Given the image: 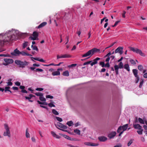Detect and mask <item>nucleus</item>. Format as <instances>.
Listing matches in <instances>:
<instances>
[{
  "mask_svg": "<svg viewBox=\"0 0 147 147\" xmlns=\"http://www.w3.org/2000/svg\"><path fill=\"white\" fill-rule=\"evenodd\" d=\"M56 118L57 120L59 122H61L63 121L62 119L59 117H56Z\"/></svg>",
  "mask_w": 147,
  "mask_h": 147,
  "instance_id": "nucleus-45",
  "label": "nucleus"
},
{
  "mask_svg": "<svg viewBox=\"0 0 147 147\" xmlns=\"http://www.w3.org/2000/svg\"><path fill=\"white\" fill-rule=\"evenodd\" d=\"M63 76H68L69 75V73L68 71H66L63 72Z\"/></svg>",
  "mask_w": 147,
  "mask_h": 147,
  "instance_id": "nucleus-25",
  "label": "nucleus"
},
{
  "mask_svg": "<svg viewBox=\"0 0 147 147\" xmlns=\"http://www.w3.org/2000/svg\"><path fill=\"white\" fill-rule=\"evenodd\" d=\"M100 51V50L94 48L89 50L86 53L83 54L82 56V57H84L89 56H91L95 52H99Z\"/></svg>",
  "mask_w": 147,
  "mask_h": 147,
  "instance_id": "nucleus-3",
  "label": "nucleus"
},
{
  "mask_svg": "<svg viewBox=\"0 0 147 147\" xmlns=\"http://www.w3.org/2000/svg\"><path fill=\"white\" fill-rule=\"evenodd\" d=\"M74 131L75 133L77 134L78 135H80V131L78 129H76L74 130Z\"/></svg>",
  "mask_w": 147,
  "mask_h": 147,
  "instance_id": "nucleus-29",
  "label": "nucleus"
},
{
  "mask_svg": "<svg viewBox=\"0 0 147 147\" xmlns=\"http://www.w3.org/2000/svg\"><path fill=\"white\" fill-rule=\"evenodd\" d=\"M123 68V64L122 62H120L119 65H115L114 66V68L116 75L118 74V69H122Z\"/></svg>",
  "mask_w": 147,
  "mask_h": 147,
  "instance_id": "nucleus-7",
  "label": "nucleus"
},
{
  "mask_svg": "<svg viewBox=\"0 0 147 147\" xmlns=\"http://www.w3.org/2000/svg\"><path fill=\"white\" fill-rule=\"evenodd\" d=\"M46 98H49L51 99H52L53 98V96L50 95H46Z\"/></svg>",
  "mask_w": 147,
  "mask_h": 147,
  "instance_id": "nucleus-50",
  "label": "nucleus"
},
{
  "mask_svg": "<svg viewBox=\"0 0 147 147\" xmlns=\"http://www.w3.org/2000/svg\"><path fill=\"white\" fill-rule=\"evenodd\" d=\"M20 54H21L23 56H32V55L30 54L27 53H26V52L22 51V52H20Z\"/></svg>",
  "mask_w": 147,
  "mask_h": 147,
  "instance_id": "nucleus-23",
  "label": "nucleus"
},
{
  "mask_svg": "<svg viewBox=\"0 0 147 147\" xmlns=\"http://www.w3.org/2000/svg\"><path fill=\"white\" fill-rule=\"evenodd\" d=\"M130 62H131V63L132 65H135L136 64V63L135 61L133 59H130Z\"/></svg>",
  "mask_w": 147,
  "mask_h": 147,
  "instance_id": "nucleus-39",
  "label": "nucleus"
},
{
  "mask_svg": "<svg viewBox=\"0 0 147 147\" xmlns=\"http://www.w3.org/2000/svg\"><path fill=\"white\" fill-rule=\"evenodd\" d=\"M139 122L141 124H144V121L140 118H139L138 119Z\"/></svg>",
  "mask_w": 147,
  "mask_h": 147,
  "instance_id": "nucleus-34",
  "label": "nucleus"
},
{
  "mask_svg": "<svg viewBox=\"0 0 147 147\" xmlns=\"http://www.w3.org/2000/svg\"><path fill=\"white\" fill-rule=\"evenodd\" d=\"M38 32H33L32 36L35 37L36 38H38Z\"/></svg>",
  "mask_w": 147,
  "mask_h": 147,
  "instance_id": "nucleus-24",
  "label": "nucleus"
},
{
  "mask_svg": "<svg viewBox=\"0 0 147 147\" xmlns=\"http://www.w3.org/2000/svg\"><path fill=\"white\" fill-rule=\"evenodd\" d=\"M116 134V133L115 131H112L108 135V137L110 139L113 138L115 136Z\"/></svg>",
  "mask_w": 147,
  "mask_h": 147,
  "instance_id": "nucleus-11",
  "label": "nucleus"
},
{
  "mask_svg": "<svg viewBox=\"0 0 147 147\" xmlns=\"http://www.w3.org/2000/svg\"><path fill=\"white\" fill-rule=\"evenodd\" d=\"M12 88L14 90H18V87H13Z\"/></svg>",
  "mask_w": 147,
  "mask_h": 147,
  "instance_id": "nucleus-62",
  "label": "nucleus"
},
{
  "mask_svg": "<svg viewBox=\"0 0 147 147\" xmlns=\"http://www.w3.org/2000/svg\"><path fill=\"white\" fill-rule=\"evenodd\" d=\"M84 144L87 146H91V143L90 142H85Z\"/></svg>",
  "mask_w": 147,
  "mask_h": 147,
  "instance_id": "nucleus-53",
  "label": "nucleus"
},
{
  "mask_svg": "<svg viewBox=\"0 0 147 147\" xmlns=\"http://www.w3.org/2000/svg\"><path fill=\"white\" fill-rule=\"evenodd\" d=\"M128 126V124H127L124 125L123 126H121L123 130V131H125L127 129Z\"/></svg>",
  "mask_w": 147,
  "mask_h": 147,
  "instance_id": "nucleus-22",
  "label": "nucleus"
},
{
  "mask_svg": "<svg viewBox=\"0 0 147 147\" xmlns=\"http://www.w3.org/2000/svg\"><path fill=\"white\" fill-rule=\"evenodd\" d=\"M61 69L59 68L57 69V71L53 72L52 73L53 75L54 76H59L60 75V72L59 71V70Z\"/></svg>",
  "mask_w": 147,
  "mask_h": 147,
  "instance_id": "nucleus-16",
  "label": "nucleus"
},
{
  "mask_svg": "<svg viewBox=\"0 0 147 147\" xmlns=\"http://www.w3.org/2000/svg\"><path fill=\"white\" fill-rule=\"evenodd\" d=\"M20 34L18 30L13 29L8 30L5 34H0V45L2 46L15 40L16 37L20 36Z\"/></svg>",
  "mask_w": 147,
  "mask_h": 147,
  "instance_id": "nucleus-1",
  "label": "nucleus"
},
{
  "mask_svg": "<svg viewBox=\"0 0 147 147\" xmlns=\"http://www.w3.org/2000/svg\"><path fill=\"white\" fill-rule=\"evenodd\" d=\"M123 47H119L117 48L115 51V53H119L120 55L122 54L123 53Z\"/></svg>",
  "mask_w": 147,
  "mask_h": 147,
  "instance_id": "nucleus-9",
  "label": "nucleus"
},
{
  "mask_svg": "<svg viewBox=\"0 0 147 147\" xmlns=\"http://www.w3.org/2000/svg\"><path fill=\"white\" fill-rule=\"evenodd\" d=\"M51 133L54 137H55L57 139H59L60 138V137L59 136L57 135L53 131H51Z\"/></svg>",
  "mask_w": 147,
  "mask_h": 147,
  "instance_id": "nucleus-18",
  "label": "nucleus"
},
{
  "mask_svg": "<svg viewBox=\"0 0 147 147\" xmlns=\"http://www.w3.org/2000/svg\"><path fill=\"white\" fill-rule=\"evenodd\" d=\"M77 65L76 64H73L68 66L69 68H71L75 67Z\"/></svg>",
  "mask_w": 147,
  "mask_h": 147,
  "instance_id": "nucleus-42",
  "label": "nucleus"
},
{
  "mask_svg": "<svg viewBox=\"0 0 147 147\" xmlns=\"http://www.w3.org/2000/svg\"><path fill=\"white\" fill-rule=\"evenodd\" d=\"M98 140L101 142H104L107 140V138L105 136H99L98 137Z\"/></svg>",
  "mask_w": 147,
  "mask_h": 147,
  "instance_id": "nucleus-13",
  "label": "nucleus"
},
{
  "mask_svg": "<svg viewBox=\"0 0 147 147\" xmlns=\"http://www.w3.org/2000/svg\"><path fill=\"white\" fill-rule=\"evenodd\" d=\"M133 140L132 139H131L128 142L127 144L128 146H129L130 145L133 143Z\"/></svg>",
  "mask_w": 147,
  "mask_h": 147,
  "instance_id": "nucleus-43",
  "label": "nucleus"
},
{
  "mask_svg": "<svg viewBox=\"0 0 147 147\" xmlns=\"http://www.w3.org/2000/svg\"><path fill=\"white\" fill-rule=\"evenodd\" d=\"M100 65L102 67H104L105 66V64L104 62H101L100 63Z\"/></svg>",
  "mask_w": 147,
  "mask_h": 147,
  "instance_id": "nucleus-49",
  "label": "nucleus"
},
{
  "mask_svg": "<svg viewBox=\"0 0 147 147\" xmlns=\"http://www.w3.org/2000/svg\"><path fill=\"white\" fill-rule=\"evenodd\" d=\"M31 47L32 49L34 50H36L38 51V49L36 45H32L31 46Z\"/></svg>",
  "mask_w": 147,
  "mask_h": 147,
  "instance_id": "nucleus-28",
  "label": "nucleus"
},
{
  "mask_svg": "<svg viewBox=\"0 0 147 147\" xmlns=\"http://www.w3.org/2000/svg\"><path fill=\"white\" fill-rule=\"evenodd\" d=\"M92 61H90L86 62H85L84 63L83 65H88L91 63L92 62Z\"/></svg>",
  "mask_w": 147,
  "mask_h": 147,
  "instance_id": "nucleus-44",
  "label": "nucleus"
},
{
  "mask_svg": "<svg viewBox=\"0 0 147 147\" xmlns=\"http://www.w3.org/2000/svg\"><path fill=\"white\" fill-rule=\"evenodd\" d=\"M124 68L126 69L128 71H130V68L129 65L128 64H126L124 65L123 66Z\"/></svg>",
  "mask_w": 147,
  "mask_h": 147,
  "instance_id": "nucleus-20",
  "label": "nucleus"
},
{
  "mask_svg": "<svg viewBox=\"0 0 147 147\" xmlns=\"http://www.w3.org/2000/svg\"><path fill=\"white\" fill-rule=\"evenodd\" d=\"M126 12L125 11H123V13L122 14V17L125 18V14L126 13Z\"/></svg>",
  "mask_w": 147,
  "mask_h": 147,
  "instance_id": "nucleus-46",
  "label": "nucleus"
},
{
  "mask_svg": "<svg viewBox=\"0 0 147 147\" xmlns=\"http://www.w3.org/2000/svg\"><path fill=\"white\" fill-rule=\"evenodd\" d=\"M111 54V52H109V53L107 55H106L105 57H109L110 56Z\"/></svg>",
  "mask_w": 147,
  "mask_h": 147,
  "instance_id": "nucleus-60",
  "label": "nucleus"
},
{
  "mask_svg": "<svg viewBox=\"0 0 147 147\" xmlns=\"http://www.w3.org/2000/svg\"><path fill=\"white\" fill-rule=\"evenodd\" d=\"M15 62L16 64L20 66V67L22 68L24 67L25 66L28 65L29 64L28 62L26 61H22L18 60H16Z\"/></svg>",
  "mask_w": 147,
  "mask_h": 147,
  "instance_id": "nucleus-5",
  "label": "nucleus"
},
{
  "mask_svg": "<svg viewBox=\"0 0 147 147\" xmlns=\"http://www.w3.org/2000/svg\"><path fill=\"white\" fill-rule=\"evenodd\" d=\"M107 58L106 59L105 61L106 62H108L109 61L110 59V57H107Z\"/></svg>",
  "mask_w": 147,
  "mask_h": 147,
  "instance_id": "nucleus-63",
  "label": "nucleus"
},
{
  "mask_svg": "<svg viewBox=\"0 0 147 147\" xmlns=\"http://www.w3.org/2000/svg\"><path fill=\"white\" fill-rule=\"evenodd\" d=\"M12 80L11 79H9L8 80V82H7V86H11L12 85V83L11 82Z\"/></svg>",
  "mask_w": 147,
  "mask_h": 147,
  "instance_id": "nucleus-26",
  "label": "nucleus"
},
{
  "mask_svg": "<svg viewBox=\"0 0 147 147\" xmlns=\"http://www.w3.org/2000/svg\"><path fill=\"white\" fill-rule=\"evenodd\" d=\"M4 61L5 63H3V64L5 66L9 64H11L13 62V60L11 59H4Z\"/></svg>",
  "mask_w": 147,
  "mask_h": 147,
  "instance_id": "nucleus-8",
  "label": "nucleus"
},
{
  "mask_svg": "<svg viewBox=\"0 0 147 147\" xmlns=\"http://www.w3.org/2000/svg\"><path fill=\"white\" fill-rule=\"evenodd\" d=\"M43 90V89L42 88H36V90L39 91H41Z\"/></svg>",
  "mask_w": 147,
  "mask_h": 147,
  "instance_id": "nucleus-48",
  "label": "nucleus"
},
{
  "mask_svg": "<svg viewBox=\"0 0 147 147\" xmlns=\"http://www.w3.org/2000/svg\"><path fill=\"white\" fill-rule=\"evenodd\" d=\"M143 82H144L143 80H142L140 82V85H139V87L140 88H142V86L143 84Z\"/></svg>",
  "mask_w": 147,
  "mask_h": 147,
  "instance_id": "nucleus-47",
  "label": "nucleus"
},
{
  "mask_svg": "<svg viewBox=\"0 0 147 147\" xmlns=\"http://www.w3.org/2000/svg\"><path fill=\"white\" fill-rule=\"evenodd\" d=\"M48 105L50 107H55V105L52 103L48 104Z\"/></svg>",
  "mask_w": 147,
  "mask_h": 147,
  "instance_id": "nucleus-52",
  "label": "nucleus"
},
{
  "mask_svg": "<svg viewBox=\"0 0 147 147\" xmlns=\"http://www.w3.org/2000/svg\"><path fill=\"white\" fill-rule=\"evenodd\" d=\"M99 145V144L98 143L94 144L92 143L91 146H97Z\"/></svg>",
  "mask_w": 147,
  "mask_h": 147,
  "instance_id": "nucleus-55",
  "label": "nucleus"
},
{
  "mask_svg": "<svg viewBox=\"0 0 147 147\" xmlns=\"http://www.w3.org/2000/svg\"><path fill=\"white\" fill-rule=\"evenodd\" d=\"M39 99L40 100L42 101H45L46 100L45 98L43 97L42 96H41L39 97Z\"/></svg>",
  "mask_w": 147,
  "mask_h": 147,
  "instance_id": "nucleus-41",
  "label": "nucleus"
},
{
  "mask_svg": "<svg viewBox=\"0 0 147 147\" xmlns=\"http://www.w3.org/2000/svg\"><path fill=\"white\" fill-rule=\"evenodd\" d=\"M47 24V23L46 22H44L42 23H41L38 26V28H42L45 26L46 24Z\"/></svg>",
  "mask_w": 147,
  "mask_h": 147,
  "instance_id": "nucleus-21",
  "label": "nucleus"
},
{
  "mask_svg": "<svg viewBox=\"0 0 147 147\" xmlns=\"http://www.w3.org/2000/svg\"><path fill=\"white\" fill-rule=\"evenodd\" d=\"M35 94L37 96H40V97L41 96H43V94L41 93L40 92H38L36 93Z\"/></svg>",
  "mask_w": 147,
  "mask_h": 147,
  "instance_id": "nucleus-37",
  "label": "nucleus"
},
{
  "mask_svg": "<svg viewBox=\"0 0 147 147\" xmlns=\"http://www.w3.org/2000/svg\"><path fill=\"white\" fill-rule=\"evenodd\" d=\"M133 72L134 76L136 77H138V71L137 69H134L132 70Z\"/></svg>",
  "mask_w": 147,
  "mask_h": 147,
  "instance_id": "nucleus-19",
  "label": "nucleus"
},
{
  "mask_svg": "<svg viewBox=\"0 0 147 147\" xmlns=\"http://www.w3.org/2000/svg\"><path fill=\"white\" fill-rule=\"evenodd\" d=\"M20 52L17 49H16L13 52L11 53V54L12 56H17L20 55Z\"/></svg>",
  "mask_w": 147,
  "mask_h": 147,
  "instance_id": "nucleus-10",
  "label": "nucleus"
},
{
  "mask_svg": "<svg viewBox=\"0 0 147 147\" xmlns=\"http://www.w3.org/2000/svg\"><path fill=\"white\" fill-rule=\"evenodd\" d=\"M10 88V87L9 86L8 87H5V92H6L7 91H8V90H9V89Z\"/></svg>",
  "mask_w": 147,
  "mask_h": 147,
  "instance_id": "nucleus-51",
  "label": "nucleus"
},
{
  "mask_svg": "<svg viewBox=\"0 0 147 147\" xmlns=\"http://www.w3.org/2000/svg\"><path fill=\"white\" fill-rule=\"evenodd\" d=\"M52 112L55 115H59L58 112L55 109H52Z\"/></svg>",
  "mask_w": 147,
  "mask_h": 147,
  "instance_id": "nucleus-30",
  "label": "nucleus"
},
{
  "mask_svg": "<svg viewBox=\"0 0 147 147\" xmlns=\"http://www.w3.org/2000/svg\"><path fill=\"white\" fill-rule=\"evenodd\" d=\"M67 124L69 127L72 126L73 124V122L72 121H68L67 123Z\"/></svg>",
  "mask_w": 147,
  "mask_h": 147,
  "instance_id": "nucleus-33",
  "label": "nucleus"
},
{
  "mask_svg": "<svg viewBox=\"0 0 147 147\" xmlns=\"http://www.w3.org/2000/svg\"><path fill=\"white\" fill-rule=\"evenodd\" d=\"M26 136L27 138H29L30 137V134L28 132V129L27 128L26 130Z\"/></svg>",
  "mask_w": 147,
  "mask_h": 147,
  "instance_id": "nucleus-27",
  "label": "nucleus"
},
{
  "mask_svg": "<svg viewBox=\"0 0 147 147\" xmlns=\"http://www.w3.org/2000/svg\"><path fill=\"white\" fill-rule=\"evenodd\" d=\"M129 48L131 51L137 53L139 54L141 56L143 57H145V54L142 52L141 50L137 48L131 47H130Z\"/></svg>",
  "mask_w": 147,
  "mask_h": 147,
  "instance_id": "nucleus-6",
  "label": "nucleus"
},
{
  "mask_svg": "<svg viewBox=\"0 0 147 147\" xmlns=\"http://www.w3.org/2000/svg\"><path fill=\"white\" fill-rule=\"evenodd\" d=\"M62 55L63 58H70L71 57V55L69 54H65Z\"/></svg>",
  "mask_w": 147,
  "mask_h": 147,
  "instance_id": "nucleus-31",
  "label": "nucleus"
},
{
  "mask_svg": "<svg viewBox=\"0 0 147 147\" xmlns=\"http://www.w3.org/2000/svg\"><path fill=\"white\" fill-rule=\"evenodd\" d=\"M59 17H57V19L59 22H63L64 20H68L71 17V15L69 13H66L63 11L58 13Z\"/></svg>",
  "mask_w": 147,
  "mask_h": 147,
  "instance_id": "nucleus-2",
  "label": "nucleus"
},
{
  "mask_svg": "<svg viewBox=\"0 0 147 147\" xmlns=\"http://www.w3.org/2000/svg\"><path fill=\"white\" fill-rule=\"evenodd\" d=\"M115 43V42L113 43L111 45L109 46L108 47L106 48L105 49V50L106 49H107L108 48H109L113 46L114 45Z\"/></svg>",
  "mask_w": 147,
  "mask_h": 147,
  "instance_id": "nucleus-57",
  "label": "nucleus"
},
{
  "mask_svg": "<svg viewBox=\"0 0 147 147\" xmlns=\"http://www.w3.org/2000/svg\"><path fill=\"white\" fill-rule=\"evenodd\" d=\"M28 45V42H25L23 44L22 48L23 49H24Z\"/></svg>",
  "mask_w": 147,
  "mask_h": 147,
  "instance_id": "nucleus-32",
  "label": "nucleus"
},
{
  "mask_svg": "<svg viewBox=\"0 0 147 147\" xmlns=\"http://www.w3.org/2000/svg\"><path fill=\"white\" fill-rule=\"evenodd\" d=\"M110 65L109 62H108L105 65V67H110Z\"/></svg>",
  "mask_w": 147,
  "mask_h": 147,
  "instance_id": "nucleus-59",
  "label": "nucleus"
},
{
  "mask_svg": "<svg viewBox=\"0 0 147 147\" xmlns=\"http://www.w3.org/2000/svg\"><path fill=\"white\" fill-rule=\"evenodd\" d=\"M36 71H40V72H42L43 71V70L41 69H39L38 68L36 69Z\"/></svg>",
  "mask_w": 147,
  "mask_h": 147,
  "instance_id": "nucleus-56",
  "label": "nucleus"
},
{
  "mask_svg": "<svg viewBox=\"0 0 147 147\" xmlns=\"http://www.w3.org/2000/svg\"><path fill=\"white\" fill-rule=\"evenodd\" d=\"M31 58H32V59H34V60H36V61H39V58H38V57L35 58V57H31Z\"/></svg>",
  "mask_w": 147,
  "mask_h": 147,
  "instance_id": "nucleus-61",
  "label": "nucleus"
},
{
  "mask_svg": "<svg viewBox=\"0 0 147 147\" xmlns=\"http://www.w3.org/2000/svg\"><path fill=\"white\" fill-rule=\"evenodd\" d=\"M4 128L5 131L4 132L3 135L5 136H7L10 137V131L9 130V127L8 126L7 124L5 123L4 124Z\"/></svg>",
  "mask_w": 147,
  "mask_h": 147,
  "instance_id": "nucleus-4",
  "label": "nucleus"
},
{
  "mask_svg": "<svg viewBox=\"0 0 147 147\" xmlns=\"http://www.w3.org/2000/svg\"><path fill=\"white\" fill-rule=\"evenodd\" d=\"M0 56H3L5 57H9L10 55L6 54H0Z\"/></svg>",
  "mask_w": 147,
  "mask_h": 147,
  "instance_id": "nucleus-54",
  "label": "nucleus"
},
{
  "mask_svg": "<svg viewBox=\"0 0 147 147\" xmlns=\"http://www.w3.org/2000/svg\"><path fill=\"white\" fill-rule=\"evenodd\" d=\"M15 84L17 86H20V83L19 82H16L15 83Z\"/></svg>",
  "mask_w": 147,
  "mask_h": 147,
  "instance_id": "nucleus-58",
  "label": "nucleus"
},
{
  "mask_svg": "<svg viewBox=\"0 0 147 147\" xmlns=\"http://www.w3.org/2000/svg\"><path fill=\"white\" fill-rule=\"evenodd\" d=\"M138 69L140 71H142L143 69V67L142 65H139L138 66Z\"/></svg>",
  "mask_w": 147,
  "mask_h": 147,
  "instance_id": "nucleus-38",
  "label": "nucleus"
},
{
  "mask_svg": "<svg viewBox=\"0 0 147 147\" xmlns=\"http://www.w3.org/2000/svg\"><path fill=\"white\" fill-rule=\"evenodd\" d=\"M133 127L136 129H141L142 128V127L140 125L138 124L133 123Z\"/></svg>",
  "mask_w": 147,
  "mask_h": 147,
  "instance_id": "nucleus-12",
  "label": "nucleus"
},
{
  "mask_svg": "<svg viewBox=\"0 0 147 147\" xmlns=\"http://www.w3.org/2000/svg\"><path fill=\"white\" fill-rule=\"evenodd\" d=\"M143 77L145 78H147V72L144 74Z\"/></svg>",
  "mask_w": 147,
  "mask_h": 147,
  "instance_id": "nucleus-64",
  "label": "nucleus"
},
{
  "mask_svg": "<svg viewBox=\"0 0 147 147\" xmlns=\"http://www.w3.org/2000/svg\"><path fill=\"white\" fill-rule=\"evenodd\" d=\"M122 130H123L122 127H121V126L119 127L118 128L117 132V133H119Z\"/></svg>",
  "mask_w": 147,
  "mask_h": 147,
  "instance_id": "nucleus-36",
  "label": "nucleus"
},
{
  "mask_svg": "<svg viewBox=\"0 0 147 147\" xmlns=\"http://www.w3.org/2000/svg\"><path fill=\"white\" fill-rule=\"evenodd\" d=\"M140 131H137V132L139 135H141L142 134V131L143 130V129L142 128L141 129H139Z\"/></svg>",
  "mask_w": 147,
  "mask_h": 147,
  "instance_id": "nucleus-40",
  "label": "nucleus"
},
{
  "mask_svg": "<svg viewBox=\"0 0 147 147\" xmlns=\"http://www.w3.org/2000/svg\"><path fill=\"white\" fill-rule=\"evenodd\" d=\"M63 136L64 138H65L70 140H75V141H79V140H75V139H72L69 136H68L66 135H64Z\"/></svg>",
  "mask_w": 147,
  "mask_h": 147,
  "instance_id": "nucleus-17",
  "label": "nucleus"
},
{
  "mask_svg": "<svg viewBox=\"0 0 147 147\" xmlns=\"http://www.w3.org/2000/svg\"><path fill=\"white\" fill-rule=\"evenodd\" d=\"M100 59L99 57H97L94 59L93 61L92 62L90 63L91 66H93L94 65L97 64V61L99 60Z\"/></svg>",
  "mask_w": 147,
  "mask_h": 147,
  "instance_id": "nucleus-14",
  "label": "nucleus"
},
{
  "mask_svg": "<svg viewBox=\"0 0 147 147\" xmlns=\"http://www.w3.org/2000/svg\"><path fill=\"white\" fill-rule=\"evenodd\" d=\"M57 125L59 127L64 129H66L67 128V127L66 125H64L59 122L57 123Z\"/></svg>",
  "mask_w": 147,
  "mask_h": 147,
  "instance_id": "nucleus-15",
  "label": "nucleus"
},
{
  "mask_svg": "<svg viewBox=\"0 0 147 147\" xmlns=\"http://www.w3.org/2000/svg\"><path fill=\"white\" fill-rule=\"evenodd\" d=\"M29 39L30 40H38V38H36L35 37L33 36H30L29 37Z\"/></svg>",
  "mask_w": 147,
  "mask_h": 147,
  "instance_id": "nucleus-35",
  "label": "nucleus"
}]
</instances>
